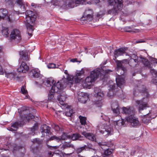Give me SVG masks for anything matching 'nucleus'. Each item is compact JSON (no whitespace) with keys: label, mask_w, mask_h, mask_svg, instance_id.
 <instances>
[{"label":"nucleus","mask_w":157,"mask_h":157,"mask_svg":"<svg viewBox=\"0 0 157 157\" xmlns=\"http://www.w3.org/2000/svg\"><path fill=\"white\" fill-rule=\"evenodd\" d=\"M26 21H25L26 25L28 28L29 27L32 31H33V27L32 24L34 23L36 21V16L34 13L30 10H27L25 12Z\"/></svg>","instance_id":"obj_1"},{"label":"nucleus","mask_w":157,"mask_h":157,"mask_svg":"<svg viewBox=\"0 0 157 157\" xmlns=\"http://www.w3.org/2000/svg\"><path fill=\"white\" fill-rule=\"evenodd\" d=\"M66 81L65 82L64 79H62L58 81L55 85L57 89L60 90L65 87L67 85L71 86L73 83V77L72 76H68Z\"/></svg>","instance_id":"obj_2"},{"label":"nucleus","mask_w":157,"mask_h":157,"mask_svg":"<svg viewBox=\"0 0 157 157\" xmlns=\"http://www.w3.org/2000/svg\"><path fill=\"white\" fill-rule=\"evenodd\" d=\"M94 71H92L90 73V76L87 77L85 81L82 82V86L84 88H89L92 82L96 80L97 76H94Z\"/></svg>","instance_id":"obj_3"},{"label":"nucleus","mask_w":157,"mask_h":157,"mask_svg":"<svg viewBox=\"0 0 157 157\" xmlns=\"http://www.w3.org/2000/svg\"><path fill=\"white\" fill-rule=\"evenodd\" d=\"M94 91L95 93V96L97 98V104L98 107H101L102 103L101 100L104 98V94L103 91L98 88L96 87L94 88Z\"/></svg>","instance_id":"obj_4"},{"label":"nucleus","mask_w":157,"mask_h":157,"mask_svg":"<svg viewBox=\"0 0 157 157\" xmlns=\"http://www.w3.org/2000/svg\"><path fill=\"white\" fill-rule=\"evenodd\" d=\"M99 132L100 133L103 134L104 132H106L107 133V134H111L113 131L112 128L109 126H105V124L100 123L97 126Z\"/></svg>","instance_id":"obj_5"},{"label":"nucleus","mask_w":157,"mask_h":157,"mask_svg":"<svg viewBox=\"0 0 157 157\" xmlns=\"http://www.w3.org/2000/svg\"><path fill=\"white\" fill-rule=\"evenodd\" d=\"M127 121L130 124L131 127H135L140 125V123L137 118L134 117L133 115H131L126 118Z\"/></svg>","instance_id":"obj_6"},{"label":"nucleus","mask_w":157,"mask_h":157,"mask_svg":"<svg viewBox=\"0 0 157 157\" xmlns=\"http://www.w3.org/2000/svg\"><path fill=\"white\" fill-rule=\"evenodd\" d=\"M93 11L92 10L88 9L86 10L83 16L81 18L82 21L88 20L90 21L92 20Z\"/></svg>","instance_id":"obj_7"},{"label":"nucleus","mask_w":157,"mask_h":157,"mask_svg":"<svg viewBox=\"0 0 157 157\" xmlns=\"http://www.w3.org/2000/svg\"><path fill=\"white\" fill-rule=\"evenodd\" d=\"M136 102L139 105V110H142L148 107L147 98H144L140 100H137Z\"/></svg>","instance_id":"obj_8"},{"label":"nucleus","mask_w":157,"mask_h":157,"mask_svg":"<svg viewBox=\"0 0 157 157\" xmlns=\"http://www.w3.org/2000/svg\"><path fill=\"white\" fill-rule=\"evenodd\" d=\"M6 19L7 21L10 22L12 21V19L8 16V11L5 9H0V20L2 19Z\"/></svg>","instance_id":"obj_9"},{"label":"nucleus","mask_w":157,"mask_h":157,"mask_svg":"<svg viewBox=\"0 0 157 157\" xmlns=\"http://www.w3.org/2000/svg\"><path fill=\"white\" fill-rule=\"evenodd\" d=\"M10 37L12 39L15 40L17 41H20L21 39L20 31L17 29H14L11 32Z\"/></svg>","instance_id":"obj_10"},{"label":"nucleus","mask_w":157,"mask_h":157,"mask_svg":"<svg viewBox=\"0 0 157 157\" xmlns=\"http://www.w3.org/2000/svg\"><path fill=\"white\" fill-rule=\"evenodd\" d=\"M116 91H117V90L115 88V84L112 82L109 86V91L107 94V96L109 97H113L115 94Z\"/></svg>","instance_id":"obj_11"},{"label":"nucleus","mask_w":157,"mask_h":157,"mask_svg":"<svg viewBox=\"0 0 157 157\" xmlns=\"http://www.w3.org/2000/svg\"><path fill=\"white\" fill-rule=\"evenodd\" d=\"M111 107L114 113L117 115L120 114L119 107L118 103L117 101H113L111 104Z\"/></svg>","instance_id":"obj_12"},{"label":"nucleus","mask_w":157,"mask_h":157,"mask_svg":"<svg viewBox=\"0 0 157 157\" xmlns=\"http://www.w3.org/2000/svg\"><path fill=\"white\" fill-rule=\"evenodd\" d=\"M29 67L27 65L26 63L24 61H22L17 70L18 72L25 73L29 70Z\"/></svg>","instance_id":"obj_13"},{"label":"nucleus","mask_w":157,"mask_h":157,"mask_svg":"<svg viewBox=\"0 0 157 157\" xmlns=\"http://www.w3.org/2000/svg\"><path fill=\"white\" fill-rule=\"evenodd\" d=\"M78 98L79 101L82 103H85L88 99V94L82 92L79 93L78 94Z\"/></svg>","instance_id":"obj_14"},{"label":"nucleus","mask_w":157,"mask_h":157,"mask_svg":"<svg viewBox=\"0 0 157 157\" xmlns=\"http://www.w3.org/2000/svg\"><path fill=\"white\" fill-rule=\"evenodd\" d=\"M67 98V95L64 92H63L58 96L57 100L61 105H63Z\"/></svg>","instance_id":"obj_15"},{"label":"nucleus","mask_w":157,"mask_h":157,"mask_svg":"<svg viewBox=\"0 0 157 157\" xmlns=\"http://www.w3.org/2000/svg\"><path fill=\"white\" fill-rule=\"evenodd\" d=\"M93 71H95L94 74V76H96L97 75L96 79L99 77L101 79H102L104 78V75L102 73V72L103 73L104 71L102 69L98 68L94 70Z\"/></svg>","instance_id":"obj_16"},{"label":"nucleus","mask_w":157,"mask_h":157,"mask_svg":"<svg viewBox=\"0 0 157 157\" xmlns=\"http://www.w3.org/2000/svg\"><path fill=\"white\" fill-rule=\"evenodd\" d=\"M40 75V71L36 68L32 69L29 73V75L32 78H37Z\"/></svg>","instance_id":"obj_17"},{"label":"nucleus","mask_w":157,"mask_h":157,"mask_svg":"<svg viewBox=\"0 0 157 157\" xmlns=\"http://www.w3.org/2000/svg\"><path fill=\"white\" fill-rule=\"evenodd\" d=\"M125 48H121L119 49L115 50L114 52L115 57L116 58V57H118L120 56L123 55L125 53L126 55L127 56L128 54L125 52Z\"/></svg>","instance_id":"obj_18"},{"label":"nucleus","mask_w":157,"mask_h":157,"mask_svg":"<svg viewBox=\"0 0 157 157\" xmlns=\"http://www.w3.org/2000/svg\"><path fill=\"white\" fill-rule=\"evenodd\" d=\"M82 134L90 140L95 141L96 140L95 136L92 133H86V132H82Z\"/></svg>","instance_id":"obj_19"},{"label":"nucleus","mask_w":157,"mask_h":157,"mask_svg":"<svg viewBox=\"0 0 157 157\" xmlns=\"http://www.w3.org/2000/svg\"><path fill=\"white\" fill-rule=\"evenodd\" d=\"M153 118V117L151 116V113H149L146 115L144 116L142 120L144 123L147 124L149 123L151 119Z\"/></svg>","instance_id":"obj_20"},{"label":"nucleus","mask_w":157,"mask_h":157,"mask_svg":"<svg viewBox=\"0 0 157 157\" xmlns=\"http://www.w3.org/2000/svg\"><path fill=\"white\" fill-rule=\"evenodd\" d=\"M117 86L120 87V86L125 83L124 80L121 76L118 75L116 78Z\"/></svg>","instance_id":"obj_21"},{"label":"nucleus","mask_w":157,"mask_h":157,"mask_svg":"<svg viewBox=\"0 0 157 157\" xmlns=\"http://www.w3.org/2000/svg\"><path fill=\"white\" fill-rule=\"evenodd\" d=\"M16 2L18 5L20 6L21 9V11L20 13H24V12L22 11H24L26 10L25 6H26L25 2H22V0H16Z\"/></svg>","instance_id":"obj_22"},{"label":"nucleus","mask_w":157,"mask_h":157,"mask_svg":"<svg viewBox=\"0 0 157 157\" xmlns=\"http://www.w3.org/2000/svg\"><path fill=\"white\" fill-rule=\"evenodd\" d=\"M139 62L137 59L131 58L129 61V65L132 67H134L139 64Z\"/></svg>","instance_id":"obj_23"},{"label":"nucleus","mask_w":157,"mask_h":157,"mask_svg":"<svg viewBox=\"0 0 157 157\" xmlns=\"http://www.w3.org/2000/svg\"><path fill=\"white\" fill-rule=\"evenodd\" d=\"M115 5L116 6L117 9L121 10L123 7L122 0H114Z\"/></svg>","instance_id":"obj_24"},{"label":"nucleus","mask_w":157,"mask_h":157,"mask_svg":"<svg viewBox=\"0 0 157 157\" xmlns=\"http://www.w3.org/2000/svg\"><path fill=\"white\" fill-rule=\"evenodd\" d=\"M20 55L23 60L26 61L29 60V58L27 52L22 51L20 52Z\"/></svg>","instance_id":"obj_25"},{"label":"nucleus","mask_w":157,"mask_h":157,"mask_svg":"<svg viewBox=\"0 0 157 157\" xmlns=\"http://www.w3.org/2000/svg\"><path fill=\"white\" fill-rule=\"evenodd\" d=\"M122 109V113L125 114L126 115H129L133 113V112L131 110L129 107H123Z\"/></svg>","instance_id":"obj_26"},{"label":"nucleus","mask_w":157,"mask_h":157,"mask_svg":"<svg viewBox=\"0 0 157 157\" xmlns=\"http://www.w3.org/2000/svg\"><path fill=\"white\" fill-rule=\"evenodd\" d=\"M42 133L49 134L50 132V128L46 124L43 125L41 127Z\"/></svg>","instance_id":"obj_27"},{"label":"nucleus","mask_w":157,"mask_h":157,"mask_svg":"<svg viewBox=\"0 0 157 157\" xmlns=\"http://www.w3.org/2000/svg\"><path fill=\"white\" fill-rule=\"evenodd\" d=\"M56 85L54 84L52 86L51 89L49 92L48 95L50 97V99H52L53 97V95L56 91Z\"/></svg>","instance_id":"obj_28"},{"label":"nucleus","mask_w":157,"mask_h":157,"mask_svg":"<svg viewBox=\"0 0 157 157\" xmlns=\"http://www.w3.org/2000/svg\"><path fill=\"white\" fill-rule=\"evenodd\" d=\"M99 146L103 149V147H111L113 145V143L111 142H102L99 143Z\"/></svg>","instance_id":"obj_29"},{"label":"nucleus","mask_w":157,"mask_h":157,"mask_svg":"<svg viewBox=\"0 0 157 157\" xmlns=\"http://www.w3.org/2000/svg\"><path fill=\"white\" fill-rule=\"evenodd\" d=\"M116 62L117 64V67L118 68L121 69L124 71H126V68L123 67L121 61L117 60L116 61Z\"/></svg>","instance_id":"obj_30"},{"label":"nucleus","mask_w":157,"mask_h":157,"mask_svg":"<svg viewBox=\"0 0 157 157\" xmlns=\"http://www.w3.org/2000/svg\"><path fill=\"white\" fill-rule=\"evenodd\" d=\"M113 150L109 148L105 150L103 154V157H108V156L110 155L113 152Z\"/></svg>","instance_id":"obj_31"},{"label":"nucleus","mask_w":157,"mask_h":157,"mask_svg":"<svg viewBox=\"0 0 157 157\" xmlns=\"http://www.w3.org/2000/svg\"><path fill=\"white\" fill-rule=\"evenodd\" d=\"M118 10H119L117 9L116 6L114 5L113 9L109 10L107 12V14H113L114 13L115 15H116V14L117 13Z\"/></svg>","instance_id":"obj_32"},{"label":"nucleus","mask_w":157,"mask_h":157,"mask_svg":"<svg viewBox=\"0 0 157 157\" xmlns=\"http://www.w3.org/2000/svg\"><path fill=\"white\" fill-rule=\"evenodd\" d=\"M54 81L52 78H48L46 80L45 84L48 87L50 86Z\"/></svg>","instance_id":"obj_33"},{"label":"nucleus","mask_w":157,"mask_h":157,"mask_svg":"<svg viewBox=\"0 0 157 157\" xmlns=\"http://www.w3.org/2000/svg\"><path fill=\"white\" fill-rule=\"evenodd\" d=\"M73 146L71 144L70 142H65L63 143L62 146V148L64 150L65 149H67L69 148H73Z\"/></svg>","instance_id":"obj_34"},{"label":"nucleus","mask_w":157,"mask_h":157,"mask_svg":"<svg viewBox=\"0 0 157 157\" xmlns=\"http://www.w3.org/2000/svg\"><path fill=\"white\" fill-rule=\"evenodd\" d=\"M71 137L73 140H81L80 138L82 137L80 134L76 133L73 134Z\"/></svg>","instance_id":"obj_35"},{"label":"nucleus","mask_w":157,"mask_h":157,"mask_svg":"<svg viewBox=\"0 0 157 157\" xmlns=\"http://www.w3.org/2000/svg\"><path fill=\"white\" fill-rule=\"evenodd\" d=\"M9 29L7 28L3 27L2 30V35L5 37H7L9 36Z\"/></svg>","instance_id":"obj_36"},{"label":"nucleus","mask_w":157,"mask_h":157,"mask_svg":"<svg viewBox=\"0 0 157 157\" xmlns=\"http://www.w3.org/2000/svg\"><path fill=\"white\" fill-rule=\"evenodd\" d=\"M19 124L17 122H15L11 125V128L10 129V131H16L18 128Z\"/></svg>","instance_id":"obj_37"},{"label":"nucleus","mask_w":157,"mask_h":157,"mask_svg":"<svg viewBox=\"0 0 157 157\" xmlns=\"http://www.w3.org/2000/svg\"><path fill=\"white\" fill-rule=\"evenodd\" d=\"M38 128V124L37 123L35 124L33 128H32L29 129V130L31 131V132L30 133V134L33 135H34L35 133V131L37 130Z\"/></svg>","instance_id":"obj_38"},{"label":"nucleus","mask_w":157,"mask_h":157,"mask_svg":"<svg viewBox=\"0 0 157 157\" xmlns=\"http://www.w3.org/2000/svg\"><path fill=\"white\" fill-rule=\"evenodd\" d=\"M71 138V136L69 135H68L66 133H63V134L59 137L60 140H66L68 139H70Z\"/></svg>","instance_id":"obj_39"},{"label":"nucleus","mask_w":157,"mask_h":157,"mask_svg":"<svg viewBox=\"0 0 157 157\" xmlns=\"http://www.w3.org/2000/svg\"><path fill=\"white\" fill-rule=\"evenodd\" d=\"M65 111L66 112L65 113V115L68 117L71 116L74 113L72 109L67 108L65 109Z\"/></svg>","instance_id":"obj_40"},{"label":"nucleus","mask_w":157,"mask_h":157,"mask_svg":"<svg viewBox=\"0 0 157 157\" xmlns=\"http://www.w3.org/2000/svg\"><path fill=\"white\" fill-rule=\"evenodd\" d=\"M21 92L22 94L26 95V96L27 98H28V96L26 95L28 94V92L26 89V85L24 84V86H22L21 89Z\"/></svg>","instance_id":"obj_41"},{"label":"nucleus","mask_w":157,"mask_h":157,"mask_svg":"<svg viewBox=\"0 0 157 157\" xmlns=\"http://www.w3.org/2000/svg\"><path fill=\"white\" fill-rule=\"evenodd\" d=\"M6 6L11 7H13L14 6L13 0H8L6 2Z\"/></svg>","instance_id":"obj_42"},{"label":"nucleus","mask_w":157,"mask_h":157,"mask_svg":"<svg viewBox=\"0 0 157 157\" xmlns=\"http://www.w3.org/2000/svg\"><path fill=\"white\" fill-rule=\"evenodd\" d=\"M79 117L80 119V123L82 124L85 125L86 124V118L85 117H82L80 116H79Z\"/></svg>","instance_id":"obj_43"},{"label":"nucleus","mask_w":157,"mask_h":157,"mask_svg":"<svg viewBox=\"0 0 157 157\" xmlns=\"http://www.w3.org/2000/svg\"><path fill=\"white\" fill-rule=\"evenodd\" d=\"M84 71L83 69H82V70L79 71H77L76 72V74L75 75V77H79L81 76L82 75L84 74Z\"/></svg>","instance_id":"obj_44"},{"label":"nucleus","mask_w":157,"mask_h":157,"mask_svg":"<svg viewBox=\"0 0 157 157\" xmlns=\"http://www.w3.org/2000/svg\"><path fill=\"white\" fill-rule=\"evenodd\" d=\"M86 146L82 147L77 149L76 152L77 153H79L81 152L82 151L85 149Z\"/></svg>","instance_id":"obj_45"},{"label":"nucleus","mask_w":157,"mask_h":157,"mask_svg":"<svg viewBox=\"0 0 157 157\" xmlns=\"http://www.w3.org/2000/svg\"><path fill=\"white\" fill-rule=\"evenodd\" d=\"M56 140L58 142L60 140V138L59 137H57L56 136H53L51 137L49 139L50 140Z\"/></svg>","instance_id":"obj_46"},{"label":"nucleus","mask_w":157,"mask_h":157,"mask_svg":"<svg viewBox=\"0 0 157 157\" xmlns=\"http://www.w3.org/2000/svg\"><path fill=\"white\" fill-rule=\"evenodd\" d=\"M34 116L32 114H30L29 115H27V116L25 117L26 119L29 121V120L31 119H33L34 118Z\"/></svg>","instance_id":"obj_47"},{"label":"nucleus","mask_w":157,"mask_h":157,"mask_svg":"<svg viewBox=\"0 0 157 157\" xmlns=\"http://www.w3.org/2000/svg\"><path fill=\"white\" fill-rule=\"evenodd\" d=\"M137 149V147H133L132 148L131 151V155H134Z\"/></svg>","instance_id":"obj_48"},{"label":"nucleus","mask_w":157,"mask_h":157,"mask_svg":"<svg viewBox=\"0 0 157 157\" xmlns=\"http://www.w3.org/2000/svg\"><path fill=\"white\" fill-rule=\"evenodd\" d=\"M75 83H79L81 79V78L79 77H75Z\"/></svg>","instance_id":"obj_49"},{"label":"nucleus","mask_w":157,"mask_h":157,"mask_svg":"<svg viewBox=\"0 0 157 157\" xmlns=\"http://www.w3.org/2000/svg\"><path fill=\"white\" fill-rule=\"evenodd\" d=\"M121 62L123 66L125 65L126 64H129V61H128L127 59H124L121 60Z\"/></svg>","instance_id":"obj_50"},{"label":"nucleus","mask_w":157,"mask_h":157,"mask_svg":"<svg viewBox=\"0 0 157 157\" xmlns=\"http://www.w3.org/2000/svg\"><path fill=\"white\" fill-rule=\"evenodd\" d=\"M32 141L33 142V143H37V144H39L40 143V141H39V139L38 138H35V139H33Z\"/></svg>","instance_id":"obj_51"},{"label":"nucleus","mask_w":157,"mask_h":157,"mask_svg":"<svg viewBox=\"0 0 157 157\" xmlns=\"http://www.w3.org/2000/svg\"><path fill=\"white\" fill-rule=\"evenodd\" d=\"M56 67V65L53 63H49L48 65V67L49 68H54Z\"/></svg>","instance_id":"obj_52"},{"label":"nucleus","mask_w":157,"mask_h":157,"mask_svg":"<svg viewBox=\"0 0 157 157\" xmlns=\"http://www.w3.org/2000/svg\"><path fill=\"white\" fill-rule=\"evenodd\" d=\"M121 155H122L123 157H128V154L126 152H121Z\"/></svg>","instance_id":"obj_53"},{"label":"nucleus","mask_w":157,"mask_h":157,"mask_svg":"<svg viewBox=\"0 0 157 157\" xmlns=\"http://www.w3.org/2000/svg\"><path fill=\"white\" fill-rule=\"evenodd\" d=\"M144 64L146 66L148 67L149 65V61L147 59H145L143 61Z\"/></svg>","instance_id":"obj_54"},{"label":"nucleus","mask_w":157,"mask_h":157,"mask_svg":"<svg viewBox=\"0 0 157 157\" xmlns=\"http://www.w3.org/2000/svg\"><path fill=\"white\" fill-rule=\"evenodd\" d=\"M127 31L128 32H131L133 33H138L140 32V31L139 29H135L132 30H129Z\"/></svg>","instance_id":"obj_55"},{"label":"nucleus","mask_w":157,"mask_h":157,"mask_svg":"<svg viewBox=\"0 0 157 157\" xmlns=\"http://www.w3.org/2000/svg\"><path fill=\"white\" fill-rule=\"evenodd\" d=\"M26 110V109H25V107H23L21 110L18 109V112H19L20 114H21L22 113V112H23Z\"/></svg>","instance_id":"obj_56"},{"label":"nucleus","mask_w":157,"mask_h":157,"mask_svg":"<svg viewBox=\"0 0 157 157\" xmlns=\"http://www.w3.org/2000/svg\"><path fill=\"white\" fill-rule=\"evenodd\" d=\"M150 72L152 74H154L157 75L156 71L154 69H151Z\"/></svg>","instance_id":"obj_57"},{"label":"nucleus","mask_w":157,"mask_h":157,"mask_svg":"<svg viewBox=\"0 0 157 157\" xmlns=\"http://www.w3.org/2000/svg\"><path fill=\"white\" fill-rule=\"evenodd\" d=\"M99 0H92L91 1V3L92 4H97L99 2Z\"/></svg>","instance_id":"obj_58"},{"label":"nucleus","mask_w":157,"mask_h":157,"mask_svg":"<svg viewBox=\"0 0 157 157\" xmlns=\"http://www.w3.org/2000/svg\"><path fill=\"white\" fill-rule=\"evenodd\" d=\"M145 42V41L144 40H143L141 39L140 40H138L136 41V43H142Z\"/></svg>","instance_id":"obj_59"},{"label":"nucleus","mask_w":157,"mask_h":157,"mask_svg":"<svg viewBox=\"0 0 157 157\" xmlns=\"http://www.w3.org/2000/svg\"><path fill=\"white\" fill-rule=\"evenodd\" d=\"M151 61L153 62V63H157V59L153 58H152L151 59Z\"/></svg>","instance_id":"obj_60"},{"label":"nucleus","mask_w":157,"mask_h":157,"mask_svg":"<svg viewBox=\"0 0 157 157\" xmlns=\"http://www.w3.org/2000/svg\"><path fill=\"white\" fill-rule=\"evenodd\" d=\"M110 5H113V0H108Z\"/></svg>","instance_id":"obj_61"},{"label":"nucleus","mask_w":157,"mask_h":157,"mask_svg":"<svg viewBox=\"0 0 157 157\" xmlns=\"http://www.w3.org/2000/svg\"><path fill=\"white\" fill-rule=\"evenodd\" d=\"M3 74V70L2 66L0 64V75H2Z\"/></svg>","instance_id":"obj_62"},{"label":"nucleus","mask_w":157,"mask_h":157,"mask_svg":"<svg viewBox=\"0 0 157 157\" xmlns=\"http://www.w3.org/2000/svg\"><path fill=\"white\" fill-rule=\"evenodd\" d=\"M59 147V146H55L51 147V148H52V149H56L58 148Z\"/></svg>","instance_id":"obj_63"},{"label":"nucleus","mask_w":157,"mask_h":157,"mask_svg":"<svg viewBox=\"0 0 157 157\" xmlns=\"http://www.w3.org/2000/svg\"><path fill=\"white\" fill-rule=\"evenodd\" d=\"M96 16L100 18L102 17V15L99 13H98L97 14Z\"/></svg>","instance_id":"obj_64"}]
</instances>
